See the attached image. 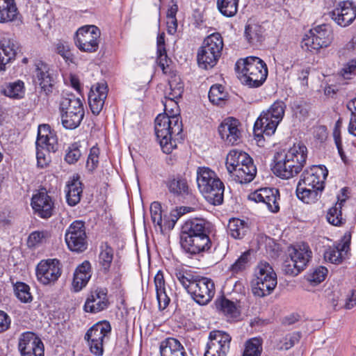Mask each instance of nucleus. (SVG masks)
I'll return each mask as SVG.
<instances>
[{"mask_svg":"<svg viewBox=\"0 0 356 356\" xmlns=\"http://www.w3.org/2000/svg\"><path fill=\"white\" fill-rule=\"evenodd\" d=\"M1 92L5 96L19 99L23 97L25 92L24 83L21 80L6 83L2 86Z\"/></svg>","mask_w":356,"mask_h":356,"instance_id":"37998d69","label":"nucleus"},{"mask_svg":"<svg viewBox=\"0 0 356 356\" xmlns=\"http://www.w3.org/2000/svg\"><path fill=\"white\" fill-rule=\"evenodd\" d=\"M156 293L159 309H165L170 302V298L168 296L166 290L157 291Z\"/></svg>","mask_w":356,"mask_h":356,"instance_id":"338daca9","label":"nucleus"},{"mask_svg":"<svg viewBox=\"0 0 356 356\" xmlns=\"http://www.w3.org/2000/svg\"><path fill=\"white\" fill-rule=\"evenodd\" d=\"M59 109L60 114L65 111L76 112L79 110H84L82 100L72 93H65L62 95Z\"/></svg>","mask_w":356,"mask_h":356,"instance_id":"4c0bfd02","label":"nucleus"},{"mask_svg":"<svg viewBox=\"0 0 356 356\" xmlns=\"http://www.w3.org/2000/svg\"><path fill=\"white\" fill-rule=\"evenodd\" d=\"M233 177L235 181L239 184H248L251 182L257 175V168L253 163L252 159L250 163L248 162L242 164L239 168L229 173Z\"/></svg>","mask_w":356,"mask_h":356,"instance_id":"473e14b6","label":"nucleus"},{"mask_svg":"<svg viewBox=\"0 0 356 356\" xmlns=\"http://www.w3.org/2000/svg\"><path fill=\"white\" fill-rule=\"evenodd\" d=\"M62 265L56 259L41 261L36 267V276L38 281L44 284H54L62 273Z\"/></svg>","mask_w":356,"mask_h":356,"instance_id":"2eb2a0df","label":"nucleus"},{"mask_svg":"<svg viewBox=\"0 0 356 356\" xmlns=\"http://www.w3.org/2000/svg\"><path fill=\"white\" fill-rule=\"evenodd\" d=\"M249 200L265 204L272 213L280 211V191L275 188H261L249 195Z\"/></svg>","mask_w":356,"mask_h":356,"instance_id":"aec40b11","label":"nucleus"},{"mask_svg":"<svg viewBox=\"0 0 356 356\" xmlns=\"http://www.w3.org/2000/svg\"><path fill=\"white\" fill-rule=\"evenodd\" d=\"M223 40L219 33L207 37L197 54L198 66L204 70L213 68L218 63L223 49Z\"/></svg>","mask_w":356,"mask_h":356,"instance_id":"423d86ee","label":"nucleus"},{"mask_svg":"<svg viewBox=\"0 0 356 356\" xmlns=\"http://www.w3.org/2000/svg\"><path fill=\"white\" fill-rule=\"evenodd\" d=\"M111 326L108 321H102L90 327L84 335L90 352L95 356H102L104 353V341L108 339Z\"/></svg>","mask_w":356,"mask_h":356,"instance_id":"1a4fd4ad","label":"nucleus"},{"mask_svg":"<svg viewBox=\"0 0 356 356\" xmlns=\"http://www.w3.org/2000/svg\"><path fill=\"white\" fill-rule=\"evenodd\" d=\"M65 240L70 250L82 252L87 249L88 242L85 222L75 220L65 231Z\"/></svg>","mask_w":356,"mask_h":356,"instance_id":"f8f14e48","label":"nucleus"},{"mask_svg":"<svg viewBox=\"0 0 356 356\" xmlns=\"http://www.w3.org/2000/svg\"><path fill=\"white\" fill-rule=\"evenodd\" d=\"M19 49L18 42L12 38H3L0 42V71L5 70L6 65L14 60Z\"/></svg>","mask_w":356,"mask_h":356,"instance_id":"c85d7f7f","label":"nucleus"},{"mask_svg":"<svg viewBox=\"0 0 356 356\" xmlns=\"http://www.w3.org/2000/svg\"><path fill=\"white\" fill-rule=\"evenodd\" d=\"M49 234L46 231H35L29 236L28 243L31 247H35L38 244L45 242Z\"/></svg>","mask_w":356,"mask_h":356,"instance_id":"052dcab7","label":"nucleus"},{"mask_svg":"<svg viewBox=\"0 0 356 356\" xmlns=\"http://www.w3.org/2000/svg\"><path fill=\"white\" fill-rule=\"evenodd\" d=\"M261 339L254 337L246 341L243 356H261Z\"/></svg>","mask_w":356,"mask_h":356,"instance_id":"3c124183","label":"nucleus"},{"mask_svg":"<svg viewBox=\"0 0 356 356\" xmlns=\"http://www.w3.org/2000/svg\"><path fill=\"white\" fill-rule=\"evenodd\" d=\"M208 96L213 104L222 106L225 104L227 94L222 85L216 84L211 87Z\"/></svg>","mask_w":356,"mask_h":356,"instance_id":"de8ad7c7","label":"nucleus"},{"mask_svg":"<svg viewBox=\"0 0 356 356\" xmlns=\"http://www.w3.org/2000/svg\"><path fill=\"white\" fill-rule=\"evenodd\" d=\"M20 356H44V343L35 333L26 332L18 339Z\"/></svg>","mask_w":356,"mask_h":356,"instance_id":"f3484780","label":"nucleus"},{"mask_svg":"<svg viewBox=\"0 0 356 356\" xmlns=\"http://www.w3.org/2000/svg\"><path fill=\"white\" fill-rule=\"evenodd\" d=\"M113 257V248L108 243V242H102L99 246L98 262L101 267V270L104 274L109 272Z\"/></svg>","mask_w":356,"mask_h":356,"instance_id":"58836bf2","label":"nucleus"},{"mask_svg":"<svg viewBox=\"0 0 356 356\" xmlns=\"http://www.w3.org/2000/svg\"><path fill=\"white\" fill-rule=\"evenodd\" d=\"M327 175L328 170L325 165H312L303 171L298 182L312 188L324 191Z\"/></svg>","mask_w":356,"mask_h":356,"instance_id":"a211bd4d","label":"nucleus"},{"mask_svg":"<svg viewBox=\"0 0 356 356\" xmlns=\"http://www.w3.org/2000/svg\"><path fill=\"white\" fill-rule=\"evenodd\" d=\"M150 213L152 222L162 229V209L159 202H154L150 205Z\"/></svg>","mask_w":356,"mask_h":356,"instance_id":"bf43d9fd","label":"nucleus"},{"mask_svg":"<svg viewBox=\"0 0 356 356\" xmlns=\"http://www.w3.org/2000/svg\"><path fill=\"white\" fill-rule=\"evenodd\" d=\"M31 205L35 214L42 218H49L54 214V202L44 188L33 195Z\"/></svg>","mask_w":356,"mask_h":356,"instance_id":"4be33fe9","label":"nucleus"},{"mask_svg":"<svg viewBox=\"0 0 356 356\" xmlns=\"http://www.w3.org/2000/svg\"><path fill=\"white\" fill-rule=\"evenodd\" d=\"M84 110H79L76 112L65 111L60 114L61 122L66 129H74L77 128L84 118Z\"/></svg>","mask_w":356,"mask_h":356,"instance_id":"c03bdc74","label":"nucleus"},{"mask_svg":"<svg viewBox=\"0 0 356 356\" xmlns=\"http://www.w3.org/2000/svg\"><path fill=\"white\" fill-rule=\"evenodd\" d=\"M323 190L319 188H312L298 182L296 187V196L302 202L306 204H313L316 202L321 197Z\"/></svg>","mask_w":356,"mask_h":356,"instance_id":"f704fd0d","label":"nucleus"},{"mask_svg":"<svg viewBox=\"0 0 356 356\" xmlns=\"http://www.w3.org/2000/svg\"><path fill=\"white\" fill-rule=\"evenodd\" d=\"M213 225L203 219H193L188 220L183 225L181 232V238L209 237L212 232Z\"/></svg>","mask_w":356,"mask_h":356,"instance_id":"b1692460","label":"nucleus"},{"mask_svg":"<svg viewBox=\"0 0 356 356\" xmlns=\"http://www.w3.org/2000/svg\"><path fill=\"white\" fill-rule=\"evenodd\" d=\"M216 309L228 319L238 318L241 314L239 306L225 296L218 298L216 302Z\"/></svg>","mask_w":356,"mask_h":356,"instance_id":"c9c22d12","label":"nucleus"},{"mask_svg":"<svg viewBox=\"0 0 356 356\" xmlns=\"http://www.w3.org/2000/svg\"><path fill=\"white\" fill-rule=\"evenodd\" d=\"M33 73V82L39 86L40 92L46 96L51 95L56 90V80L49 65L42 60H36Z\"/></svg>","mask_w":356,"mask_h":356,"instance_id":"9b49d317","label":"nucleus"},{"mask_svg":"<svg viewBox=\"0 0 356 356\" xmlns=\"http://www.w3.org/2000/svg\"><path fill=\"white\" fill-rule=\"evenodd\" d=\"M328 15L337 25L346 27L356 18V6L348 1H340Z\"/></svg>","mask_w":356,"mask_h":356,"instance_id":"6ab92c4d","label":"nucleus"},{"mask_svg":"<svg viewBox=\"0 0 356 356\" xmlns=\"http://www.w3.org/2000/svg\"><path fill=\"white\" fill-rule=\"evenodd\" d=\"M106 288L97 287L90 291L83 309L86 312L96 314L107 309L110 305Z\"/></svg>","mask_w":356,"mask_h":356,"instance_id":"5701e85b","label":"nucleus"},{"mask_svg":"<svg viewBox=\"0 0 356 356\" xmlns=\"http://www.w3.org/2000/svg\"><path fill=\"white\" fill-rule=\"evenodd\" d=\"M66 202L70 207L78 204L83 194V184L79 180V175H74L67 181L65 187Z\"/></svg>","mask_w":356,"mask_h":356,"instance_id":"7c9ffc66","label":"nucleus"},{"mask_svg":"<svg viewBox=\"0 0 356 356\" xmlns=\"http://www.w3.org/2000/svg\"><path fill=\"white\" fill-rule=\"evenodd\" d=\"M168 192L176 197H191L192 191L186 177L181 175L169 176L164 181Z\"/></svg>","mask_w":356,"mask_h":356,"instance_id":"bb28decb","label":"nucleus"},{"mask_svg":"<svg viewBox=\"0 0 356 356\" xmlns=\"http://www.w3.org/2000/svg\"><path fill=\"white\" fill-rule=\"evenodd\" d=\"M351 242V232H346L339 242L332 246H328L323 254L324 259L331 264H341L343 259V254H347L350 250Z\"/></svg>","mask_w":356,"mask_h":356,"instance_id":"412c9836","label":"nucleus"},{"mask_svg":"<svg viewBox=\"0 0 356 356\" xmlns=\"http://www.w3.org/2000/svg\"><path fill=\"white\" fill-rule=\"evenodd\" d=\"M277 284V275L267 262L261 261L255 269L254 278L251 282L254 296L264 298L273 293Z\"/></svg>","mask_w":356,"mask_h":356,"instance_id":"0eeeda50","label":"nucleus"},{"mask_svg":"<svg viewBox=\"0 0 356 356\" xmlns=\"http://www.w3.org/2000/svg\"><path fill=\"white\" fill-rule=\"evenodd\" d=\"M209 338L204 356H226L230 348L231 336L221 330H213Z\"/></svg>","mask_w":356,"mask_h":356,"instance_id":"dca6fc26","label":"nucleus"},{"mask_svg":"<svg viewBox=\"0 0 356 356\" xmlns=\"http://www.w3.org/2000/svg\"><path fill=\"white\" fill-rule=\"evenodd\" d=\"M291 108L296 115L306 117L308 115L307 106L303 100L294 101L291 104Z\"/></svg>","mask_w":356,"mask_h":356,"instance_id":"0e129e2a","label":"nucleus"},{"mask_svg":"<svg viewBox=\"0 0 356 356\" xmlns=\"http://www.w3.org/2000/svg\"><path fill=\"white\" fill-rule=\"evenodd\" d=\"M108 95V86L106 83H97L91 88L88 95L90 110L94 115L102 111Z\"/></svg>","mask_w":356,"mask_h":356,"instance_id":"cd10ccee","label":"nucleus"},{"mask_svg":"<svg viewBox=\"0 0 356 356\" xmlns=\"http://www.w3.org/2000/svg\"><path fill=\"white\" fill-rule=\"evenodd\" d=\"M155 134L163 153L170 154L183 140V126L178 115L159 114L155 119Z\"/></svg>","mask_w":356,"mask_h":356,"instance_id":"f03ea898","label":"nucleus"},{"mask_svg":"<svg viewBox=\"0 0 356 356\" xmlns=\"http://www.w3.org/2000/svg\"><path fill=\"white\" fill-rule=\"evenodd\" d=\"M13 290L15 296L20 302L29 303L33 300V296L30 292V286L27 284L17 282L14 284Z\"/></svg>","mask_w":356,"mask_h":356,"instance_id":"8fccbe9b","label":"nucleus"},{"mask_svg":"<svg viewBox=\"0 0 356 356\" xmlns=\"http://www.w3.org/2000/svg\"><path fill=\"white\" fill-rule=\"evenodd\" d=\"M327 274V269L323 266H318L312 270L307 275V280L314 285L322 282Z\"/></svg>","mask_w":356,"mask_h":356,"instance_id":"4d7b16f0","label":"nucleus"},{"mask_svg":"<svg viewBox=\"0 0 356 356\" xmlns=\"http://www.w3.org/2000/svg\"><path fill=\"white\" fill-rule=\"evenodd\" d=\"M101 31L95 25H87L79 28L76 33L75 44L83 52L93 53L99 49Z\"/></svg>","mask_w":356,"mask_h":356,"instance_id":"9d476101","label":"nucleus"},{"mask_svg":"<svg viewBox=\"0 0 356 356\" xmlns=\"http://www.w3.org/2000/svg\"><path fill=\"white\" fill-rule=\"evenodd\" d=\"M50 152H53L48 150L46 147L36 146L37 166L38 168H44L49 165L51 162Z\"/></svg>","mask_w":356,"mask_h":356,"instance_id":"6e6d98bb","label":"nucleus"},{"mask_svg":"<svg viewBox=\"0 0 356 356\" xmlns=\"http://www.w3.org/2000/svg\"><path fill=\"white\" fill-rule=\"evenodd\" d=\"M239 0H217V7L220 13L227 17L234 16L238 10Z\"/></svg>","mask_w":356,"mask_h":356,"instance_id":"09e8293b","label":"nucleus"},{"mask_svg":"<svg viewBox=\"0 0 356 356\" xmlns=\"http://www.w3.org/2000/svg\"><path fill=\"white\" fill-rule=\"evenodd\" d=\"M301 338V334L299 332H294L287 334L282 341V348L289 350L296 343H298Z\"/></svg>","mask_w":356,"mask_h":356,"instance_id":"e2e57ef3","label":"nucleus"},{"mask_svg":"<svg viewBox=\"0 0 356 356\" xmlns=\"http://www.w3.org/2000/svg\"><path fill=\"white\" fill-rule=\"evenodd\" d=\"M307 156V149L303 144L294 145L287 150L275 154L273 173L281 179H288L297 175L302 169Z\"/></svg>","mask_w":356,"mask_h":356,"instance_id":"f257e3e1","label":"nucleus"},{"mask_svg":"<svg viewBox=\"0 0 356 356\" xmlns=\"http://www.w3.org/2000/svg\"><path fill=\"white\" fill-rule=\"evenodd\" d=\"M333 40V33L330 25L323 24L316 26L306 35L303 39V44L309 51L319 50L327 47Z\"/></svg>","mask_w":356,"mask_h":356,"instance_id":"ddd939ff","label":"nucleus"},{"mask_svg":"<svg viewBox=\"0 0 356 356\" xmlns=\"http://www.w3.org/2000/svg\"><path fill=\"white\" fill-rule=\"evenodd\" d=\"M215 284L209 277L197 276L195 283H192L191 294L192 298L200 305H207L215 295Z\"/></svg>","mask_w":356,"mask_h":356,"instance_id":"4468645a","label":"nucleus"},{"mask_svg":"<svg viewBox=\"0 0 356 356\" xmlns=\"http://www.w3.org/2000/svg\"><path fill=\"white\" fill-rule=\"evenodd\" d=\"M286 107L283 101L277 100L267 111H263L254 123V135L259 136L260 134H265L270 136L274 134L284 118Z\"/></svg>","mask_w":356,"mask_h":356,"instance_id":"39448f33","label":"nucleus"},{"mask_svg":"<svg viewBox=\"0 0 356 356\" xmlns=\"http://www.w3.org/2000/svg\"><path fill=\"white\" fill-rule=\"evenodd\" d=\"M228 234L234 239L243 238L250 231L248 222L239 218H232L229 221Z\"/></svg>","mask_w":356,"mask_h":356,"instance_id":"79ce46f5","label":"nucleus"},{"mask_svg":"<svg viewBox=\"0 0 356 356\" xmlns=\"http://www.w3.org/2000/svg\"><path fill=\"white\" fill-rule=\"evenodd\" d=\"M250 254L248 251L243 252L229 267L232 274H237L246 269L250 263Z\"/></svg>","mask_w":356,"mask_h":356,"instance_id":"864d4df0","label":"nucleus"},{"mask_svg":"<svg viewBox=\"0 0 356 356\" xmlns=\"http://www.w3.org/2000/svg\"><path fill=\"white\" fill-rule=\"evenodd\" d=\"M312 252L306 243L292 245L289 248V258L284 262L282 270L285 275L297 276L309 265Z\"/></svg>","mask_w":356,"mask_h":356,"instance_id":"6e6552de","label":"nucleus"},{"mask_svg":"<svg viewBox=\"0 0 356 356\" xmlns=\"http://www.w3.org/2000/svg\"><path fill=\"white\" fill-rule=\"evenodd\" d=\"M175 276L182 286L189 293L192 283H195V280H197L198 275H193L188 269L179 267L175 269Z\"/></svg>","mask_w":356,"mask_h":356,"instance_id":"49530a36","label":"nucleus"},{"mask_svg":"<svg viewBox=\"0 0 356 356\" xmlns=\"http://www.w3.org/2000/svg\"><path fill=\"white\" fill-rule=\"evenodd\" d=\"M264 29L259 24L248 22L245 28L244 36L249 44L253 46L261 44L264 39Z\"/></svg>","mask_w":356,"mask_h":356,"instance_id":"e433bc0d","label":"nucleus"},{"mask_svg":"<svg viewBox=\"0 0 356 356\" xmlns=\"http://www.w3.org/2000/svg\"><path fill=\"white\" fill-rule=\"evenodd\" d=\"M56 51L68 64L74 63V56L70 50L68 42L59 41L56 44Z\"/></svg>","mask_w":356,"mask_h":356,"instance_id":"603ef678","label":"nucleus"},{"mask_svg":"<svg viewBox=\"0 0 356 356\" xmlns=\"http://www.w3.org/2000/svg\"><path fill=\"white\" fill-rule=\"evenodd\" d=\"M333 138L334 140L335 145L338 150V153L341 159V160L346 163L348 162V159L345 154V152L342 146V140L341 134H339L337 131L333 132Z\"/></svg>","mask_w":356,"mask_h":356,"instance_id":"69168bd1","label":"nucleus"},{"mask_svg":"<svg viewBox=\"0 0 356 356\" xmlns=\"http://www.w3.org/2000/svg\"><path fill=\"white\" fill-rule=\"evenodd\" d=\"M252 159L247 153L236 150H231L227 156L226 167L229 173H232L235 168H239L242 164L250 163Z\"/></svg>","mask_w":356,"mask_h":356,"instance_id":"ea45409f","label":"nucleus"},{"mask_svg":"<svg viewBox=\"0 0 356 356\" xmlns=\"http://www.w3.org/2000/svg\"><path fill=\"white\" fill-rule=\"evenodd\" d=\"M235 71L241 83L252 88L262 86L268 73L265 62L256 56L238 60L235 64Z\"/></svg>","mask_w":356,"mask_h":356,"instance_id":"7ed1b4c3","label":"nucleus"},{"mask_svg":"<svg viewBox=\"0 0 356 356\" xmlns=\"http://www.w3.org/2000/svg\"><path fill=\"white\" fill-rule=\"evenodd\" d=\"M35 145L46 147V148L56 152L58 149V142L56 135L51 131L48 124H41L38 127V136Z\"/></svg>","mask_w":356,"mask_h":356,"instance_id":"c756f323","label":"nucleus"},{"mask_svg":"<svg viewBox=\"0 0 356 356\" xmlns=\"http://www.w3.org/2000/svg\"><path fill=\"white\" fill-rule=\"evenodd\" d=\"M160 353L161 356H188L180 341L172 337H168L161 342Z\"/></svg>","mask_w":356,"mask_h":356,"instance_id":"72a5a7b5","label":"nucleus"},{"mask_svg":"<svg viewBox=\"0 0 356 356\" xmlns=\"http://www.w3.org/2000/svg\"><path fill=\"white\" fill-rule=\"evenodd\" d=\"M197 183L206 200L214 206L223 203L225 186L216 173L208 167L197 170Z\"/></svg>","mask_w":356,"mask_h":356,"instance_id":"20e7f679","label":"nucleus"},{"mask_svg":"<svg viewBox=\"0 0 356 356\" xmlns=\"http://www.w3.org/2000/svg\"><path fill=\"white\" fill-rule=\"evenodd\" d=\"M170 92L166 93L165 99L177 104L176 99L180 98L184 92V86L181 82L177 83L175 81H170Z\"/></svg>","mask_w":356,"mask_h":356,"instance_id":"5fc2aeb1","label":"nucleus"},{"mask_svg":"<svg viewBox=\"0 0 356 356\" xmlns=\"http://www.w3.org/2000/svg\"><path fill=\"white\" fill-rule=\"evenodd\" d=\"M239 125V121L234 118L225 119L218 128L220 138L229 145L237 144L241 136Z\"/></svg>","mask_w":356,"mask_h":356,"instance_id":"a878e982","label":"nucleus"},{"mask_svg":"<svg viewBox=\"0 0 356 356\" xmlns=\"http://www.w3.org/2000/svg\"><path fill=\"white\" fill-rule=\"evenodd\" d=\"M180 243L184 251L189 257L210 252L213 243L210 237L181 238Z\"/></svg>","mask_w":356,"mask_h":356,"instance_id":"393cba45","label":"nucleus"},{"mask_svg":"<svg viewBox=\"0 0 356 356\" xmlns=\"http://www.w3.org/2000/svg\"><path fill=\"white\" fill-rule=\"evenodd\" d=\"M78 143H74L71 144L66 149L65 160L70 164L76 163L81 156Z\"/></svg>","mask_w":356,"mask_h":356,"instance_id":"13d9d810","label":"nucleus"},{"mask_svg":"<svg viewBox=\"0 0 356 356\" xmlns=\"http://www.w3.org/2000/svg\"><path fill=\"white\" fill-rule=\"evenodd\" d=\"M11 319L3 311L0 310V333L8 330L10 327Z\"/></svg>","mask_w":356,"mask_h":356,"instance_id":"774afa93","label":"nucleus"},{"mask_svg":"<svg viewBox=\"0 0 356 356\" xmlns=\"http://www.w3.org/2000/svg\"><path fill=\"white\" fill-rule=\"evenodd\" d=\"M18 10L15 0H0V23H8L15 21Z\"/></svg>","mask_w":356,"mask_h":356,"instance_id":"a19ab883","label":"nucleus"},{"mask_svg":"<svg viewBox=\"0 0 356 356\" xmlns=\"http://www.w3.org/2000/svg\"><path fill=\"white\" fill-rule=\"evenodd\" d=\"M99 154V149L96 146H93L90 149L86 163V166L90 170L92 171L98 166Z\"/></svg>","mask_w":356,"mask_h":356,"instance_id":"680f3d73","label":"nucleus"},{"mask_svg":"<svg viewBox=\"0 0 356 356\" xmlns=\"http://www.w3.org/2000/svg\"><path fill=\"white\" fill-rule=\"evenodd\" d=\"M91 277V265L88 261H83L78 266L74 273L72 287L78 292L86 286Z\"/></svg>","mask_w":356,"mask_h":356,"instance_id":"2f4dec72","label":"nucleus"},{"mask_svg":"<svg viewBox=\"0 0 356 356\" xmlns=\"http://www.w3.org/2000/svg\"><path fill=\"white\" fill-rule=\"evenodd\" d=\"M344 205V200H339L332 207L327 213L326 218L327 222L334 226L340 227L346 223V218L342 216V207Z\"/></svg>","mask_w":356,"mask_h":356,"instance_id":"a18cd8bd","label":"nucleus"}]
</instances>
